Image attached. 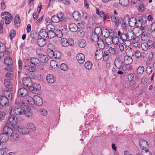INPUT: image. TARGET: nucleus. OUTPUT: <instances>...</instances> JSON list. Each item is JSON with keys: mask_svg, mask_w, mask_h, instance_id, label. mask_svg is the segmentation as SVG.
<instances>
[{"mask_svg": "<svg viewBox=\"0 0 155 155\" xmlns=\"http://www.w3.org/2000/svg\"><path fill=\"white\" fill-rule=\"evenodd\" d=\"M30 110L31 109L28 106L24 105L21 106H13L12 110L15 115L24 114L27 117H29L31 116Z\"/></svg>", "mask_w": 155, "mask_h": 155, "instance_id": "nucleus-1", "label": "nucleus"}, {"mask_svg": "<svg viewBox=\"0 0 155 155\" xmlns=\"http://www.w3.org/2000/svg\"><path fill=\"white\" fill-rule=\"evenodd\" d=\"M3 95L0 96V104L1 106H7L9 104V101L12 99V96L11 92L8 91H5L3 92Z\"/></svg>", "mask_w": 155, "mask_h": 155, "instance_id": "nucleus-2", "label": "nucleus"}, {"mask_svg": "<svg viewBox=\"0 0 155 155\" xmlns=\"http://www.w3.org/2000/svg\"><path fill=\"white\" fill-rule=\"evenodd\" d=\"M1 17L4 19L6 24L9 25L12 21L13 17L11 14L8 12H3L1 14Z\"/></svg>", "mask_w": 155, "mask_h": 155, "instance_id": "nucleus-3", "label": "nucleus"}, {"mask_svg": "<svg viewBox=\"0 0 155 155\" xmlns=\"http://www.w3.org/2000/svg\"><path fill=\"white\" fill-rule=\"evenodd\" d=\"M96 31L97 32H99L101 36L102 35L105 38L107 37L110 35V32L107 29L103 28H101L100 27H97L96 28Z\"/></svg>", "mask_w": 155, "mask_h": 155, "instance_id": "nucleus-4", "label": "nucleus"}, {"mask_svg": "<svg viewBox=\"0 0 155 155\" xmlns=\"http://www.w3.org/2000/svg\"><path fill=\"white\" fill-rule=\"evenodd\" d=\"M17 120V118L15 116L11 115L9 117L7 123L9 126H12L13 127L14 125L16 124Z\"/></svg>", "mask_w": 155, "mask_h": 155, "instance_id": "nucleus-5", "label": "nucleus"}, {"mask_svg": "<svg viewBox=\"0 0 155 155\" xmlns=\"http://www.w3.org/2000/svg\"><path fill=\"white\" fill-rule=\"evenodd\" d=\"M122 57L119 56L115 58L114 62V64L116 67L118 69H120L123 63L122 61Z\"/></svg>", "mask_w": 155, "mask_h": 155, "instance_id": "nucleus-6", "label": "nucleus"}, {"mask_svg": "<svg viewBox=\"0 0 155 155\" xmlns=\"http://www.w3.org/2000/svg\"><path fill=\"white\" fill-rule=\"evenodd\" d=\"M23 83L25 85L29 87V90L30 87L35 84L32 82L31 79L28 77H25L23 79Z\"/></svg>", "mask_w": 155, "mask_h": 155, "instance_id": "nucleus-7", "label": "nucleus"}, {"mask_svg": "<svg viewBox=\"0 0 155 155\" xmlns=\"http://www.w3.org/2000/svg\"><path fill=\"white\" fill-rule=\"evenodd\" d=\"M40 88V84L38 83H35L33 84L31 87H30V91L32 93L37 94L38 93Z\"/></svg>", "mask_w": 155, "mask_h": 155, "instance_id": "nucleus-8", "label": "nucleus"}, {"mask_svg": "<svg viewBox=\"0 0 155 155\" xmlns=\"http://www.w3.org/2000/svg\"><path fill=\"white\" fill-rule=\"evenodd\" d=\"M99 32H97L95 28L94 32H93L91 35L92 40L94 41L97 42L98 40L101 38V36L100 35Z\"/></svg>", "mask_w": 155, "mask_h": 155, "instance_id": "nucleus-9", "label": "nucleus"}, {"mask_svg": "<svg viewBox=\"0 0 155 155\" xmlns=\"http://www.w3.org/2000/svg\"><path fill=\"white\" fill-rule=\"evenodd\" d=\"M139 144L141 148L144 150L147 149L149 147L148 142L146 140H140L139 142Z\"/></svg>", "mask_w": 155, "mask_h": 155, "instance_id": "nucleus-10", "label": "nucleus"}, {"mask_svg": "<svg viewBox=\"0 0 155 155\" xmlns=\"http://www.w3.org/2000/svg\"><path fill=\"white\" fill-rule=\"evenodd\" d=\"M124 19L122 18H117L113 21H114L115 25L117 27L119 26L120 25V24L121 25L124 24L126 25V21Z\"/></svg>", "mask_w": 155, "mask_h": 155, "instance_id": "nucleus-11", "label": "nucleus"}, {"mask_svg": "<svg viewBox=\"0 0 155 155\" xmlns=\"http://www.w3.org/2000/svg\"><path fill=\"white\" fill-rule=\"evenodd\" d=\"M28 90L25 88H21L18 91V95L22 97L27 96L28 95Z\"/></svg>", "mask_w": 155, "mask_h": 155, "instance_id": "nucleus-12", "label": "nucleus"}, {"mask_svg": "<svg viewBox=\"0 0 155 155\" xmlns=\"http://www.w3.org/2000/svg\"><path fill=\"white\" fill-rule=\"evenodd\" d=\"M6 126L4 127L3 129V132L4 133L8 135V136H10L11 134L13 132V129L12 128V126Z\"/></svg>", "mask_w": 155, "mask_h": 155, "instance_id": "nucleus-13", "label": "nucleus"}, {"mask_svg": "<svg viewBox=\"0 0 155 155\" xmlns=\"http://www.w3.org/2000/svg\"><path fill=\"white\" fill-rule=\"evenodd\" d=\"M103 53L104 52L103 51V49L97 50L95 52V54L96 59L98 60L101 59L103 58Z\"/></svg>", "mask_w": 155, "mask_h": 155, "instance_id": "nucleus-14", "label": "nucleus"}, {"mask_svg": "<svg viewBox=\"0 0 155 155\" xmlns=\"http://www.w3.org/2000/svg\"><path fill=\"white\" fill-rule=\"evenodd\" d=\"M77 59L78 61L80 64H82L85 61V56L83 54L81 53H80L77 55Z\"/></svg>", "mask_w": 155, "mask_h": 155, "instance_id": "nucleus-15", "label": "nucleus"}, {"mask_svg": "<svg viewBox=\"0 0 155 155\" xmlns=\"http://www.w3.org/2000/svg\"><path fill=\"white\" fill-rule=\"evenodd\" d=\"M34 100L35 104L38 106H41L43 104V101L41 98L38 95L34 96Z\"/></svg>", "mask_w": 155, "mask_h": 155, "instance_id": "nucleus-16", "label": "nucleus"}, {"mask_svg": "<svg viewBox=\"0 0 155 155\" xmlns=\"http://www.w3.org/2000/svg\"><path fill=\"white\" fill-rule=\"evenodd\" d=\"M46 80L49 83L53 84L56 81V78L54 76L51 74H49L46 77Z\"/></svg>", "mask_w": 155, "mask_h": 155, "instance_id": "nucleus-17", "label": "nucleus"}, {"mask_svg": "<svg viewBox=\"0 0 155 155\" xmlns=\"http://www.w3.org/2000/svg\"><path fill=\"white\" fill-rule=\"evenodd\" d=\"M61 43L62 46L63 47H67L69 45H72L74 44L73 42L72 43H70L65 38H61Z\"/></svg>", "mask_w": 155, "mask_h": 155, "instance_id": "nucleus-18", "label": "nucleus"}, {"mask_svg": "<svg viewBox=\"0 0 155 155\" xmlns=\"http://www.w3.org/2000/svg\"><path fill=\"white\" fill-rule=\"evenodd\" d=\"M4 84L7 88L9 90L12 89V84L10 80L5 79L4 81Z\"/></svg>", "mask_w": 155, "mask_h": 155, "instance_id": "nucleus-19", "label": "nucleus"}, {"mask_svg": "<svg viewBox=\"0 0 155 155\" xmlns=\"http://www.w3.org/2000/svg\"><path fill=\"white\" fill-rule=\"evenodd\" d=\"M124 62L126 64L129 65L132 63L133 59L131 57L128 55H126L124 58Z\"/></svg>", "mask_w": 155, "mask_h": 155, "instance_id": "nucleus-20", "label": "nucleus"}, {"mask_svg": "<svg viewBox=\"0 0 155 155\" xmlns=\"http://www.w3.org/2000/svg\"><path fill=\"white\" fill-rule=\"evenodd\" d=\"M9 136L3 132L0 134V141L1 142H5L7 141L8 139Z\"/></svg>", "mask_w": 155, "mask_h": 155, "instance_id": "nucleus-21", "label": "nucleus"}, {"mask_svg": "<svg viewBox=\"0 0 155 155\" xmlns=\"http://www.w3.org/2000/svg\"><path fill=\"white\" fill-rule=\"evenodd\" d=\"M37 42L40 47H42L45 45L46 40L43 38H39L37 40Z\"/></svg>", "mask_w": 155, "mask_h": 155, "instance_id": "nucleus-22", "label": "nucleus"}, {"mask_svg": "<svg viewBox=\"0 0 155 155\" xmlns=\"http://www.w3.org/2000/svg\"><path fill=\"white\" fill-rule=\"evenodd\" d=\"M21 21L19 18V15L17 14L14 19V25L15 27L18 28L20 26Z\"/></svg>", "mask_w": 155, "mask_h": 155, "instance_id": "nucleus-23", "label": "nucleus"}, {"mask_svg": "<svg viewBox=\"0 0 155 155\" xmlns=\"http://www.w3.org/2000/svg\"><path fill=\"white\" fill-rule=\"evenodd\" d=\"M100 16L103 18V21L104 23L105 21L108 19L109 18V15L108 14L105 13L103 11H101L100 13Z\"/></svg>", "mask_w": 155, "mask_h": 155, "instance_id": "nucleus-24", "label": "nucleus"}, {"mask_svg": "<svg viewBox=\"0 0 155 155\" xmlns=\"http://www.w3.org/2000/svg\"><path fill=\"white\" fill-rule=\"evenodd\" d=\"M69 28L70 31L73 32L76 31L78 29V26L73 23H71L69 25Z\"/></svg>", "mask_w": 155, "mask_h": 155, "instance_id": "nucleus-25", "label": "nucleus"}, {"mask_svg": "<svg viewBox=\"0 0 155 155\" xmlns=\"http://www.w3.org/2000/svg\"><path fill=\"white\" fill-rule=\"evenodd\" d=\"M10 138L12 141L15 142L18 140L19 135L17 133L13 132L10 135Z\"/></svg>", "mask_w": 155, "mask_h": 155, "instance_id": "nucleus-26", "label": "nucleus"}, {"mask_svg": "<svg viewBox=\"0 0 155 155\" xmlns=\"http://www.w3.org/2000/svg\"><path fill=\"white\" fill-rule=\"evenodd\" d=\"M18 130L20 133L23 134H26L28 133L29 132V130L26 127H20L18 128Z\"/></svg>", "mask_w": 155, "mask_h": 155, "instance_id": "nucleus-27", "label": "nucleus"}, {"mask_svg": "<svg viewBox=\"0 0 155 155\" xmlns=\"http://www.w3.org/2000/svg\"><path fill=\"white\" fill-rule=\"evenodd\" d=\"M134 50L131 47H128L125 51L126 54L132 56L134 55Z\"/></svg>", "mask_w": 155, "mask_h": 155, "instance_id": "nucleus-28", "label": "nucleus"}, {"mask_svg": "<svg viewBox=\"0 0 155 155\" xmlns=\"http://www.w3.org/2000/svg\"><path fill=\"white\" fill-rule=\"evenodd\" d=\"M136 19L134 17H132L129 19L128 21L129 25L131 27H133L135 25L136 26Z\"/></svg>", "mask_w": 155, "mask_h": 155, "instance_id": "nucleus-29", "label": "nucleus"}, {"mask_svg": "<svg viewBox=\"0 0 155 155\" xmlns=\"http://www.w3.org/2000/svg\"><path fill=\"white\" fill-rule=\"evenodd\" d=\"M31 63L35 65L38 66V64L40 63V61L38 58H32L30 59Z\"/></svg>", "mask_w": 155, "mask_h": 155, "instance_id": "nucleus-30", "label": "nucleus"}, {"mask_svg": "<svg viewBox=\"0 0 155 155\" xmlns=\"http://www.w3.org/2000/svg\"><path fill=\"white\" fill-rule=\"evenodd\" d=\"M127 33V41H130L133 38L135 37L134 35V32L132 30H130V31H128Z\"/></svg>", "mask_w": 155, "mask_h": 155, "instance_id": "nucleus-31", "label": "nucleus"}, {"mask_svg": "<svg viewBox=\"0 0 155 155\" xmlns=\"http://www.w3.org/2000/svg\"><path fill=\"white\" fill-rule=\"evenodd\" d=\"M38 35L42 38H44L45 37H47V32L46 31L45 29H41L38 32Z\"/></svg>", "mask_w": 155, "mask_h": 155, "instance_id": "nucleus-32", "label": "nucleus"}, {"mask_svg": "<svg viewBox=\"0 0 155 155\" xmlns=\"http://www.w3.org/2000/svg\"><path fill=\"white\" fill-rule=\"evenodd\" d=\"M53 45L52 44H49L48 45V50L47 51L48 54V55L50 57H53V53H54V52L52 49H51V47H53Z\"/></svg>", "mask_w": 155, "mask_h": 155, "instance_id": "nucleus-33", "label": "nucleus"}, {"mask_svg": "<svg viewBox=\"0 0 155 155\" xmlns=\"http://www.w3.org/2000/svg\"><path fill=\"white\" fill-rule=\"evenodd\" d=\"M146 43L149 49H150L152 48H155V44L154 41H152L150 39Z\"/></svg>", "mask_w": 155, "mask_h": 155, "instance_id": "nucleus-34", "label": "nucleus"}, {"mask_svg": "<svg viewBox=\"0 0 155 155\" xmlns=\"http://www.w3.org/2000/svg\"><path fill=\"white\" fill-rule=\"evenodd\" d=\"M4 62L6 64L9 66L12 65L13 63V61L12 59L8 56L5 58L4 59Z\"/></svg>", "mask_w": 155, "mask_h": 155, "instance_id": "nucleus-35", "label": "nucleus"}, {"mask_svg": "<svg viewBox=\"0 0 155 155\" xmlns=\"http://www.w3.org/2000/svg\"><path fill=\"white\" fill-rule=\"evenodd\" d=\"M105 43L107 45H111L113 43L112 40V36L110 35L107 37L105 38Z\"/></svg>", "mask_w": 155, "mask_h": 155, "instance_id": "nucleus-36", "label": "nucleus"}, {"mask_svg": "<svg viewBox=\"0 0 155 155\" xmlns=\"http://www.w3.org/2000/svg\"><path fill=\"white\" fill-rule=\"evenodd\" d=\"M97 42L98 46L100 48L102 49L104 48L105 44L104 41L103 40L100 38Z\"/></svg>", "mask_w": 155, "mask_h": 155, "instance_id": "nucleus-37", "label": "nucleus"}, {"mask_svg": "<svg viewBox=\"0 0 155 155\" xmlns=\"http://www.w3.org/2000/svg\"><path fill=\"white\" fill-rule=\"evenodd\" d=\"M136 26L137 27H142V25L144 23L143 19L141 18H138L136 19Z\"/></svg>", "mask_w": 155, "mask_h": 155, "instance_id": "nucleus-38", "label": "nucleus"}, {"mask_svg": "<svg viewBox=\"0 0 155 155\" xmlns=\"http://www.w3.org/2000/svg\"><path fill=\"white\" fill-rule=\"evenodd\" d=\"M72 15L73 18L76 20H78L80 19V15L79 12L78 11H74L73 12Z\"/></svg>", "mask_w": 155, "mask_h": 155, "instance_id": "nucleus-39", "label": "nucleus"}, {"mask_svg": "<svg viewBox=\"0 0 155 155\" xmlns=\"http://www.w3.org/2000/svg\"><path fill=\"white\" fill-rule=\"evenodd\" d=\"M25 70L27 71V72L30 71H35V69L33 66L28 65H25L24 66Z\"/></svg>", "mask_w": 155, "mask_h": 155, "instance_id": "nucleus-40", "label": "nucleus"}, {"mask_svg": "<svg viewBox=\"0 0 155 155\" xmlns=\"http://www.w3.org/2000/svg\"><path fill=\"white\" fill-rule=\"evenodd\" d=\"M40 62L45 63H46L48 60V57L45 55H41L40 57Z\"/></svg>", "mask_w": 155, "mask_h": 155, "instance_id": "nucleus-41", "label": "nucleus"}, {"mask_svg": "<svg viewBox=\"0 0 155 155\" xmlns=\"http://www.w3.org/2000/svg\"><path fill=\"white\" fill-rule=\"evenodd\" d=\"M93 64L90 61H88L85 63L84 66L87 69H91L92 67Z\"/></svg>", "mask_w": 155, "mask_h": 155, "instance_id": "nucleus-42", "label": "nucleus"}, {"mask_svg": "<svg viewBox=\"0 0 155 155\" xmlns=\"http://www.w3.org/2000/svg\"><path fill=\"white\" fill-rule=\"evenodd\" d=\"M110 57L109 54L107 52L104 51L103 55V60L105 61H107Z\"/></svg>", "mask_w": 155, "mask_h": 155, "instance_id": "nucleus-43", "label": "nucleus"}, {"mask_svg": "<svg viewBox=\"0 0 155 155\" xmlns=\"http://www.w3.org/2000/svg\"><path fill=\"white\" fill-rule=\"evenodd\" d=\"M86 41L84 39H81L78 42V45L80 48H84L86 45Z\"/></svg>", "mask_w": 155, "mask_h": 155, "instance_id": "nucleus-44", "label": "nucleus"}, {"mask_svg": "<svg viewBox=\"0 0 155 155\" xmlns=\"http://www.w3.org/2000/svg\"><path fill=\"white\" fill-rule=\"evenodd\" d=\"M129 3V0H119V3L121 6H126Z\"/></svg>", "mask_w": 155, "mask_h": 155, "instance_id": "nucleus-45", "label": "nucleus"}, {"mask_svg": "<svg viewBox=\"0 0 155 155\" xmlns=\"http://www.w3.org/2000/svg\"><path fill=\"white\" fill-rule=\"evenodd\" d=\"M144 71V68L142 65L139 66L137 69V71L138 74H142Z\"/></svg>", "mask_w": 155, "mask_h": 155, "instance_id": "nucleus-46", "label": "nucleus"}, {"mask_svg": "<svg viewBox=\"0 0 155 155\" xmlns=\"http://www.w3.org/2000/svg\"><path fill=\"white\" fill-rule=\"evenodd\" d=\"M27 100L28 103L31 105H33L35 104L34 100V96L33 97L31 96H28L27 97Z\"/></svg>", "mask_w": 155, "mask_h": 155, "instance_id": "nucleus-47", "label": "nucleus"}, {"mask_svg": "<svg viewBox=\"0 0 155 155\" xmlns=\"http://www.w3.org/2000/svg\"><path fill=\"white\" fill-rule=\"evenodd\" d=\"M47 37L49 38H52L55 36V32L53 31H49L47 32Z\"/></svg>", "mask_w": 155, "mask_h": 155, "instance_id": "nucleus-48", "label": "nucleus"}, {"mask_svg": "<svg viewBox=\"0 0 155 155\" xmlns=\"http://www.w3.org/2000/svg\"><path fill=\"white\" fill-rule=\"evenodd\" d=\"M53 54V57H54L55 59H59L61 56V53L58 51H54Z\"/></svg>", "mask_w": 155, "mask_h": 155, "instance_id": "nucleus-49", "label": "nucleus"}, {"mask_svg": "<svg viewBox=\"0 0 155 155\" xmlns=\"http://www.w3.org/2000/svg\"><path fill=\"white\" fill-rule=\"evenodd\" d=\"M28 128L29 130V129H31L32 131H34L36 129V127L35 125L31 123H28L27 124Z\"/></svg>", "mask_w": 155, "mask_h": 155, "instance_id": "nucleus-50", "label": "nucleus"}, {"mask_svg": "<svg viewBox=\"0 0 155 155\" xmlns=\"http://www.w3.org/2000/svg\"><path fill=\"white\" fill-rule=\"evenodd\" d=\"M60 19L56 15H54L51 17V21L54 23H58L60 21Z\"/></svg>", "mask_w": 155, "mask_h": 155, "instance_id": "nucleus-51", "label": "nucleus"}, {"mask_svg": "<svg viewBox=\"0 0 155 155\" xmlns=\"http://www.w3.org/2000/svg\"><path fill=\"white\" fill-rule=\"evenodd\" d=\"M34 71H30L27 72L28 76L29 77L30 79H34L35 78V73L33 72Z\"/></svg>", "mask_w": 155, "mask_h": 155, "instance_id": "nucleus-52", "label": "nucleus"}, {"mask_svg": "<svg viewBox=\"0 0 155 155\" xmlns=\"http://www.w3.org/2000/svg\"><path fill=\"white\" fill-rule=\"evenodd\" d=\"M60 68L61 70L63 71H66L68 69L67 65L64 63L61 64L60 65Z\"/></svg>", "mask_w": 155, "mask_h": 155, "instance_id": "nucleus-53", "label": "nucleus"}, {"mask_svg": "<svg viewBox=\"0 0 155 155\" xmlns=\"http://www.w3.org/2000/svg\"><path fill=\"white\" fill-rule=\"evenodd\" d=\"M47 29L49 31H53L55 29L54 26L52 24H49L47 26Z\"/></svg>", "mask_w": 155, "mask_h": 155, "instance_id": "nucleus-54", "label": "nucleus"}, {"mask_svg": "<svg viewBox=\"0 0 155 155\" xmlns=\"http://www.w3.org/2000/svg\"><path fill=\"white\" fill-rule=\"evenodd\" d=\"M119 39L118 38L115 36H112L113 43L115 45L118 44L119 42Z\"/></svg>", "mask_w": 155, "mask_h": 155, "instance_id": "nucleus-55", "label": "nucleus"}, {"mask_svg": "<svg viewBox=\"0 0 155 155\" xmlns=\"http://www.w3.org/2000/svg\"><path fill=\"white\" fill-rule=\"evenodd\" d=\"M140 41V38L138 37L135 36L132 39L130 42H132V43H139Z\"/></svg>", "mask_w": 155, "mask_h": 155, "instance_id": "nucleus-56", "label": "nucleus"}, {"mask_svg": "<svg viewBox=\"0 0 155 155\" xmlns=\"http://www.w3.org/2000/svg\"><path fill=\"white\" fill-rule=\"evenodd\" d=\"M127 33H123L122 35H121V37L120 38L123 41H124L125 42L128 41H127Z\"/></svg>", "mask_w": 155, "mask_h": 155, "instance_id": "nucleus-57", "label": "nucleus"}, {"mask_svg": "<svg viewBox=\"0 0 155 155\" xmlns=\"http://www.w3.org/2000/svg\"><path fill=\"white\" fill-rule=\"evenodd\" d=\"M141 47L143 50L146 51L149 48L146 42L143 43L141 45Z\"/></svg>", "mask_w": 155, "mask_h": 155, "instance_id": "nucleus-58", "label": "nucleus"}, {"mask_svg": "<svg viewBox=\"0 0 155 155\" xmlns=\"http://www.w3.org/2000/svg\"><path fill=\"white\" fill-rule=\"evenodd\" d=\"M109 52L111 54L115 55L117 54V51L114 48L110 47L108 49Z\"/></svg>", "mask_w": 155, "mask_h": 155, "instance_id": "nucleus-59", "label": "nucleus"}, {"mask_svg": "<svg viewBox=\"0 0 155 155\" xmlns=\"http://www.w3.org/2000/svg\"><path fill=\"white\" fill-rule=\"evenodd\" d=\"M6 48L5 45L2 43H0V52H4Z\"/></svg>", "mask_w": 155, "mask_h": 155, "instance_id": "nucleus-60", "label": "nucleus"}, {"mask_svg": "<svg viewBox=\"0 0 155 155\" xmlns=\"http://www.w3.org/2000/svg\"><path fill=\"white\" fill-rule=\"evenodd\" d=\"M134 55L137 59H139L140 58V52L138 50L134 51Z\"/></svg>", "mask_w": 155, "mask_h": 155, "instance_id": "nucleus-61", "label": "nucleus"}, {"mask_svg": "<svg viewBox=\"0 0 155 155\" xmlns=\"http://www.w3.org/2000/svg\"><path fill=\"white\" fill-rule=\"evenodd\" d=\"M16 32L15 31L11 30L10 31L9 37L11 39H12L15 35Z\"/></svg>", "mask_w": 155, "mask_h": 155, "instance_id": "nucleus-62", "label": "nucleus"}, {"mask_svg": "<svg viewBox=\"0 0 155 155\" xmlns=\"http://www.w3.org/2000/svg\"><path fill=\"white\" fill-rule=\"evenodd\" d=\"M148 36H147L146 33H142L141 39V40L143 41H145L147 40L148 39Z\"/></svg>", "mask_w": 155, "mask_h": 155, "instance_id": "nucleus-63", "label": "nucleus"}, {"mask_svg": "<svg viewBox=\"0 0 155 155\" xmlns=\"http://www.w3.org/2000/svg\"><path fill=\"white\" fill-rule=\"evenodd\" d=\"M50 64L51 66L53 68H56L57 66V64L56 61L53 60H52L51 61Z\"/></svg>", "mask_w": 155, "mask_h": 155, "instance_id": "nucleus-64", "label": "nucleus"}]
</instances>
